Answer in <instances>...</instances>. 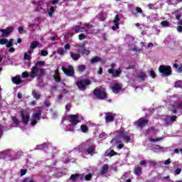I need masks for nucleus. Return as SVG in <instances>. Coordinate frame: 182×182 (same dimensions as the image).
Returning <instances> with one entry per match:
<instances>
[{"instance_id":"393cba45","label":"nucleus","mask_w":182,"mask_h":182,"mask_svg":"<svg viewBox=\"0 0 182 182\" xmlns=\"http://www.w3.org/2000/svg\"><path fill=\"white\" fill-rule=\"evenodd\" d=\"M80 130L82 133H87V132H89V127L85 124H82L80 126Z\"/></svg>"},{"instance_id":"412c9836","label":"nucleus","mask_w":182,"mask_h":182,"mask_svg":"<svg viewBox=\"0 0 182 182\" xmlns=\"http://www.w3.org/2000/svg\"><path fill=\"white\" fill-rule=\"evenodd\" d=\"M82 29L86 32H89V31H92V29H93V25L90 23H85L82 26Z\"/></svg>"},{"instance_id":"37998d69","label":"nucleus","mask_w":182,"mask_h":182,"mask_svg":"<svg viewBox=\"0 0 182 182\" xmlns=\"http://www.w3.org/2000/svg\"><path fill=\"white\" fill-rule=\"evenodd\" d=\"M90 54V50H87L86 48L83 49V51L82 52V55H86L87 56Z\"/></svg>"},{"instance_id":"e2e57ef3","label":"nucleus","mask_w":182,"mask_h":182,"mask_svg":"<svg viewBox=\"0 0 182 182\" xmlns=\"http://www.w3.org/2000/svg\"><path fill=\"white\" fill-rule=\"evenodd\" d=\"M181 173V168H177L175 170L174 174H180Z\"/></svg>"},{"instance_id":"49530a36","label":"nucleus","mask_w":182,"mask_h":182,"mask_svg":"<svg viewBox=\"0 0 182 182\" xmlns=\"http://www.w3.org/2000/svg\"><path fill=\"white\" fill-rule=\"evenodd\" d=\"M156 161H149V167H156Z\"/></svg>"},{"instance_id":"473e14b6","label":"nucleus","mask_w":182,"mask_h":182,"mask_svg":"<svg viewBox=\"0 0 182 182\" xmlns=\"http://www.w3.org/2000/svg\"><path fill=\"white\" fill-rule=\"evenodd\" d=\"M41 114H42V112L39 111L38 112H36L34 114V119H36L37 120H41Z\"/></svg>"},{"instance_id":"a18cd8bd","label":"nucleus","mask_w":182,"mask_h":182,"mask_svg":"<svg viewBox=\"0 0 182 182\" xmlns=\"http://www.w3.org/2000/svg\"><path fill=\"white\" fill-rule=\"evenodd\" d=\"M154 150H164V148L160 145H154Z\"/></svg>"},{"instance_id":"052dcab7","label":"nucleus","mask_w":182,"mask_h":182,"mask_svg":"<svg viewBox=\"0 0 182 182\" xmlns=\"http://www.w3.org/2000/svg\"><path fill=\"white\" fill-rule=\"evenodd\" d=\"M97 73H98V75H102V73H103V68L100 67V68H99V70L97 71Z\"/></svg>"},{"instance_id":"79ce46f5","label":"nucleus","mask_w":182,"mask_h":182,"mask_svg":"<svg viewBox=\"0 0 182 182\" xmlns=\"http://www.w3.org/2000/svg\"><path fill=\"white\" fill-rule=\"evenodd\" d=\"M21 76L23 79H26V77H29V73H28L27 71H25L22 73Z\"/></svg>"},{"instance_id":"4d7b16f0","label":"nucleus","mask_w":182,"mask_h":182,"mask_svg":"<svg viewBox=\"0 0 182 182\" xmlns=\"http://www.w3.org/2000/svg\"><path fill=\"white\" fill-rule=\"evenodd\" d=\"M37 124H38V121H36V119L31 120L30 123L31 126H36Z\"/></svg>"},{"instance_id":"de8ad7c7","label":"nucleus","mask_w":182,"mask_h":182,"mask_svg":"<svg viewBox=\"0 0 182 182\" xmlns=\"http://www.w3.org/2000/svg\"><path fill=\"white\" fill-rule=\"evenodd\" d=\"M48 50H42L41 52V56H48Z\"/></svg>"},{"instance_id":"5fc2aeb1","label":"nucleus","mask_w":182,"mask_h":182,"mask_svg":"<svg viewBox=\"0 0 182 182\" xmlns=\"http://www.w3.org/2000/svg\"><path fill=\"white\" fill-rule=\"evenodd\" d=\"M177 119V116L176 115H172L171 117H170V122H171L172 123L173 122H176V120Z\"/></svg>"},{"instance_id":"9b49d317","label":"nucleus","mask_w":182,"mask_h":182,"mask_svg":"<svg viewBox=\"0 0 182 182\" xmlns=\"http://www.w3.org/2000/svg\"><path fill=\"white\" fill-rule=\"evenodd\" d=\"M90 62L92 65L95 63H97V62H100V63H102V65H105V63H106V60L96 55L94 58L90 59Z\"/></svg>"},{"instance_id":"6e6d98bb","label":"nucleus","mask_w":182,"mask_h":182,"mask_svg":"<svg viewBox=\"0 0 182 182\" xmlns=\"http://www.w3.org/2000/svg\"><path fill=\"white\" fill-rule=\"evenodd\" d=\"M72 107V105L70 104H68L65 105V110L66 112H70V108Z\"/></svg>"},{"instance_id":"1a4fd4ad","label":"nucleus","mask_w":182,"mask_h":182,"mask_svg":"<svg viewBox=\"0 0 182 182\" xmlns=\"http://www.w3.org/2000/svg\"><path fill=\"white\" fill-rule=\"evenodd\" d=\"M20 116L21 117V121L23 124L26 125L29 123V119H30L29 114H24L23 110H21Z\"/></svg>"},{"instance_id":"a19ab883","label":"nucleus","mask_w":182,"mask_h":182,"mask_svg":"<svg viewBox=\"0 0 182 182\" xmlns=\"http://www.w3.org/2000/svg\"><path fill=\"white\" fill-rule=\"evenodd\" d=\"M92 173H88L87 175H86L85 176V180L86 181H90V180H92Z\"/></svg>"},{"instance_id":"a878e982","label":"nucleus","mask_w":182,"mask_h":182,"mask_svg":"<svg viewBox=\"0 0 182 182\" xmlns=\"http://www.w3.org/2000/svg\"><path fill=\"white\" fill-rule=\"evenodd\" d=\"M38 46H39V43L38 41H33L30 45L31 49H36Z\"/></svg>"},{"instance_id":"cd10ccee","label":"nucleus","mask_w":182,"mask_h":182,"mask_svg":"<svg viewBox=\"0 0 182 182\" xmlns=\"http://www.w3.org/2000/svg\"><path fill=\"white\" fill-rule=\"evenodd\" d=\"M146 73L144 72H141L140 75L136 76L137 79H141L142 80H146Z\"/></svg>"},{"instance_id":"7c9ffc66","label":"nucleus","mask_w":182,"mask_h":182,"mask_svg":"<svg viewBox=\"0 0 182 182\" xmlns=\"http://www.w3.org/2000/svg\"><path fill=\"white\" fill-rule=\"evenodd\" d=\"M14 46V39L10 38L6 43V48H12Z\"/></svg>"},{"instance_id":"9d476101","label":"nucleus","mask_w":182,"mask_h":182,"mask_svg":"<svg viewBox=\"0 0 182 182\" xmlns=\"http://www.w3.org/2000/svg\"><path fill=\"white\" fill-rule=\"evenodd\" d=\"M108 73L112 75V77H120V75H122V70H114L112 68L108 69Z\"/></svg>"},{"instance_id":"f704fd0d","label":"nucleus","mask_w":182,"mask_h":182,"mask_svg":"<svg viewBox=\"0 0 182 182\" xmlns=\"http://www.w3.org/2000/svg\"><path fill=\"white\" fill-rule=\"evenodd\" d=\"M43 65H45V61L40 60V61H37L34 66H36L38 68V66H43Z\"/></svg>"},{"instance_id":"58836bf2","label":"nucleus","mask_w":182,"mask_h":182,"mask_svg":"<svg viewBox=\"0 0 182 182\" xmlns=\"http://www.w3.org/2000/svg\"><path fill=\"white\" fill-rule=\"evenodd\" d=\"M54 12H55V7L51 6V7L50 8V11L48 12L49 16L52 17Z\"/></svg>"},{"instance_id":"680f3d73","label":"nucleus","mask_w":182,"mask_h":182,"mask_svg":"<svg viewBox=\"0 0 182 182\" xmlns=\"http://www.w3.org/2000/svg\"><path fill=\"white\" fill-rule=\"evenodd\" d=\"M123 147H124V144H121L117 146L118 150H122V149H123Z\"/></svg>"},{"instance_id":"b1692460","label":"nucleus","mask_w":182,"mask_h":182,"mask_svg":"<svg viewBox=\"0 0 182 182\" xmlns=\"http://www.w3.org/2000/svg\"><path fill=\"white\" fill-rule=\"evenodd\" d=\"M73 31H75V33H79L80 32H83V27H80V26H75L73 28Z\"/></svg>"},{"instance_id":"c756f323","label":"nucleus","mask_w":182,"mask_h":182,"mask_svg":"<svg viewBox=\"0 0 182 182\" xmlns=\"http://www.w3.org/2000/svg\"><path fill=\"white\" fill-rule=\"evenodd\" d=\"M119 21H120V18L119 17V14H117L113 21L114 23H115V26H117V25H119Z\"/></svg>"},{"instance_id":"2eb2a0df","label":"nucleus","mask_w":182,"mask_h":182,"mask_svg":"<svg viewBox=\"0 0 182 182\" xmlns=\"http://www.w3.org/2000/svg\"><path fill=\"white\" fill-rule=\"evenodd\" d=\"M107 173H109V166L107 164H104L101 168L100 174V176H105Z\"/></svg>"},{"instance_id":"0e129e2a","label":"nucleus","mask_w":182,"mask_h":182,"mask_svg":"<svg viewBox=\"0 0 182 182\" xmlns=\"http://www.w3.org/2000/svg\"><path fill=\"white\" fill-rule=\"evenodd\" d=\"M18 33L21 34L23 33V27L22 26L18 27Z\"/></svg>"},{"instance_id":"774afa93","label":"nucleus","mask_w":182,"mask_h":182,"mask_svg":"<svg viewBox=\"0 0 182 182\" xmlns=\"http://www.w3.org/2000/svg\"><path fill=\"white\" fill-rule=\"evenodd\" d=\"M177 31H178V32L181 33L182 32V26H178L177 27Z\"/></svg>"},{"instance_id":"8fccbe9b","label":"nucleus","mask_w":182,"mask_h":182,"mask_svg":"<svg viewBox=\"0 0 182 182\" xmlns=\"http://www.w3.org/2000/svg\"><path fill=\"white\" fill-rule=\"evenodd\" d=\"M44 105L46 107H49V106H50V101H49V100H46L44 101Z\"/></svg>"},{"instance_id":"4be33fe9","label":"nucleus","mask_w":182,"mask_h":182,"mask_svg":"<svg viewBox=\"0 0 182 182\" xmlns=\"http://www.w3.org/2000/svg\"><path fill=\"white\" fill-rule=\"evenodd\" d=\"M173 68H175V69H176V72L178 73H182V64L178 65L177 63H174L173 65Z\"/></svg>"},{"instance_id":"72a5a7b5","label":"nucleus","mask_w":182,"mask_h":182,"mask_svg":"<svg viewBox=\"0 0 182 182\" xmlns=\"http://www.w3.org/2000/svg\"><path fill=\"white\" fill-rule=\"evenodd\" d=\"M57 53L61 55H65V49H63V48H58Z\"/></svg>"},{"instance_id":"6e6552de","label":"nucleus","mask_w":182,"mask_h":182,"mask_svg":"<svg viewBox=\"0 0 182 182\" xmlns=\"http://www.w3.org/2000/svg\"><path fill=\"white\" fill-rule=\"evenodd\" d=\"M0 32H1V38H6V36H9L12 32H14V27L9 26L6 28L0 29Z\"/></svg>"},{"instance_id":"e433bc0d","label":"nucleus","mask_w":182,"mask_h":182,"mask_svg":"<svg viewBox=\"0 0 182 182\" xmlns=\"http://www.w3.org/2000/svg\"><path fill=\"white\" fill-rule=\"evenodd\" d=\"M78 69L80 72H85L86 70V65H80L78 66Z\"/></svg>"},{"instance_id":"423d86ee","label":"nucleus","mask_w":182,"mask_h":182,"mask_svg":"<svg viewBox=\"0 0 182 182\" xmlns=\"http://www.w3.org/2000/svg\"><path fill=\"white\" fill-rule=\"evenodd\" d=\"M61 69L67 76H75V69L73 66L68 65V68L63 66Z\"/></svg>"},{"instance_id":"39448f33","label":"nucleus","mask_w":182,"mask_h":182,"mask_svg":"<svg viewBox=\"0 0 182 182\" xmlns=\"http://www.w3.org/2000/svg\"><path fill=\"white\" fill-rule=\"evenodd\" d=\"M118 137L119 139H122L125 143H129L132 140L130 136L127 135V132L123 129H119Z\"/></svg>"},{"instance_id":"0eeeda50","label":"nucleus","mask_w":182,"mask_h":182,"mask_svg":"<svg viewBox=\"0 0 182 182\" xmlns=\"http://www.w3.org/2000/svg\"><path fill=\"white\" fill-rule=\"evenodd\" d=\"M68 122H70V123H71L74 126H76L77 123H80V119H79V114H70L68 117Z\"/></svg>"},{"instance_id":"5701e85b","label":"nucleus","mask_w":182,"mask_h":182,"mask_svg":"<svg viewBox=\"0 0 182 182\" xmlns=\"http://www.w3.org/2000/svg\"><path fill=\"white\" fill-rule=\"evenodd\" d=\"M31 93H32L33 97L36 100H39V99H41V94L38 93V92H36L35 90H33L31 91Z\"/></svg>"},{"instance_id":"bb28decb","label":"nucleus","mask_w":182,"mask_h":182,"mask_svg":"<svg viewBox=\"0 0 182 182\" xmlns=\"http://www.w3.org/2000/svg\"><path fill=\"white\" fill-rule=\"evenodd\" d=\"M77 173H75V174H72L70 176V180H71L72 182H76L77 181Z\"/></svg>"},{"instance_id":"09e8293b","label":"nucleus","mask_w":182,"mask_h":182,"mask_svg":"<svg viewBox=\"0 0 182 182\" xmlns=\"http://www.w3.org/2000/svg\"><path fill=\"white\" fill-rule=\"evenodd\" d=\"M23 59L24 60H31V55H29L28 53H25Z\"/></svg>"},{"instance_id":"f3484780","label":"nucleus","mask_w":182,"mask_h":182,"mask_svg":"<svg viewBox=\"0 0 182 182\" xmlns=\"http://www.w3.org/2000/svg\"><path fill=\"white\" fill-rule=\"evenodd\" d=\"M112 90L113 93H119L122 90V86H120V84L116 83L112 87Z\"/></svg>"},{"instance_id":"3c124183","label":"nucleus","mask_w":182,"mask_h":182,"mask_svg":"<svg viewBox=\"0 0 182 182\" xmlns=\"http://www.w3.org/2000/svg\"><path fill=\"white\" fill-rule=\"evenodd\" d=\"M150 75L153 79H156V77L157 76L156 75V73L154 72V70H151L150 71Z\"/></svg>"},{"instance_id":"ddd939ff","label":"nucleus","mask_w":182,"mask_h":182,"mask_svg":"<svg viewBox=\"0 0 182 182\" xmlns=\"http://www.w3.org/2000/svg\"><path fill=\"white\" fill-rule=\"evenodd\" d=\"M96 151V146L95 145H91L86 149V153L90 156H93Z\"/></svg>"},{"instance_id":"dca6fc26","label":"nucleus","mask_w":182,"mask_h":182,"mask_svg":"<svg viewBox=\"0 0 182 182\" xmlns=\"http://www.w3.org/2000/svg\"><path fill=\"white\" fill-rule=\"evenodd\" d=\"M11 82H13L14 85H21V83H22L23 81L22 79H21L20 75H16L11 78Z\"/></svg>"},{"instance_id":"f8f14e48","label":"nucleus","mask_w":182,"mask_h":182,"mask_svg":"<svg viewBox=\"0 0 182 182\" xmlns=\"http://www.w3.org/2000/svg\"><path fill=\"white\" fill-rule=\"evenodd\" d=\"M147 123H149V120L140 118L134 122V124L136 127H143V126H146Z\"/></svg>"},{"instance_id":"ea45409f","label":"nucleus","mask_w":182,"mask_h":182,"mask_svg":"<svg viewBox=\"0 0 182 182\" xmlns=\"http://www.w3.org/2000/svg\"><path fill=\"white\" fill-rule=\"evenodd\" d=\"M109 157H113V156H117V152L114 151V150H111L108 154Z\"/></svg>"},{"instance_id":"69168bd1","label":"nucleus","mask_w":182,"mask_h":182,"mask_svg":"<svg viewBox=\"0 0 182 182\" xmlns=\"http://www.w3.org/2000/svg\"><path fill=\"white\" fill-rule=\"evenodd\" d=\"M176 107L177 109H182V101L177 104Z\"/></svg>"},{"instance_id":"4c0bfd02","label":"nucleus","mask_w":182,"mask_h":182,"mask_svg":"<svg viewBox=\"0 0 182 182\" xmlns=\"http://www.w3.org/2000/svg\"><path fill=\"white\" fill-rule=\"evenodd\" d=\"M7 43H8V39L6 38L0 39V45H6Z\"/></svg>"},{"instance_id":"f257e3e1","label":"nucleus","mask_w":182,"mask_h":182,"mask_svg":"<svg viewBox=\"0 0 182 182\" xmlns=\"http://www.w3.org/2000/svg\"><path fill=\"white\" fill-rule=\"evenodd\" d=\"M46 70L43 68H41L36 66H33L31 68V71L29 74L30 77L31 79H35V77H42L43 75H45Z\"/></svg>"},{"instance_id":"f03ea898","label":"nucleus","mask_w":182,"mask_h":182,"mask_svg":"<svg viewBox=\"0 0 182 182\" xmlns=\"http://www.w3.org/2000/svg\"><path fill=\"white\" fill-rule=\"evenodd\" d=\"M159 72L161 74V76H170L173 73L171 66L164 65H161L159 66Z\"/></svg>"},{"instance_id":"a211bd4d","label":"nucleus","mask_w":182,"mask_h":182,"mask_svg":"<svg viewBox=\"0 0 182 182\" xmlns=\"http://www.w3.org/2000/svg\"><path fill=\"white\" fill-rule=\"evenodd\" d=\"M70 56L73 60H79L80 59V53H76L73 52H70Z\"/></svg>"},{"instance_id":"bf43d9fd","label":"nucleus","mask_w":182,"mask_h":182,"mask_svg":"<svg viewBox=\"0 0 182 182\" xmlns=\"http://www.w3.org/2000/svg\"><path fill=\"white\" fill-rule=\"evenodd\" d=\"M64 48H65V50H69V49H70V44H69V43L65 44Z\"/></svg>"},{"instance_id":"c85d7f7f","label":"nucleus","mask_w":182,"mask_h":182,"mask_svg":"<svg viewBox=\"0 0 182 182\" xmlns=\"http://www.w3.org/2000/svg\"><path fill=\"white\" fill-rule=\"evenodd\" d=\"M161 25L164 28H168V26H170V22H168V21H164L161 22Z\"/></svg>"},{"instance_id":"7ed1b4c3","label":"nucleus","mask_w":182,"mask_h":182,"mask_svg":"<svg viewBox=\"0 0 182 182\" xmlns=\"http://www.w3.org/2000/svg\"><path fill=\"white\" fill-rule=\"evenodd\" d=\"M89 85H92V80L89 79H81L78 80L77 81V86L78 87V89L80 90H86L87 86H89Z\"/></svg>"},{"instance_id":"2f4dec72","label":"nucleus","mask_w":182,"mask_h":182,"mask_svg":"<svg viewBox=\"0 0 182 182\" xmlns=\"http://www.w3.org/2000/svg\"><path fill=\"white\" fill-rule=\"evenodd\" d=\"M12 122L14 124H15L16 127H18V126H19V123H21L18 120V118H16V117H12Z\"/></svg>"},{"instance_id":"c9c22d12","label":"nucleus","mask_w":182,"mask_h":182,"mask_svg":"<svg viewBox=\"0 0 182 182\" xmlns=\"http://www.w3.org/2000/svg\"><path fill=\"white\" fill-rule=\"evenodd\" d=\"M149 140L150 141H153L154 143H156L157 141H161V140H163V138L161 137L156 138V139L150 138Z\"/></svg>"},{"instance_id":"c03bdc74","label":"nucleus","mask_w":182,"mask_h":182,"mask_svg":"<svg viewBox=\"0 0 182 182\" xmlns=\"http://www.w3.org/2000/svg\"><path fill=\"white\" fill-rule=\"evenodd\" d=\"M78 39L80 41H83V39H86V36L84 34V33H80L79 36H78Z\"/></svg>"},{"instance_id":"20e7f679","label":"nucleus","mask_w":182,"mask_h":182,"mask_svg":"<svg viewBox=\"0 0 182 182\" xmlns=\"http://www.w3.org/2000/svg\"><path fill=\"white\" fill-rule=\"evenodd\" d=\"M93 95H95L99 100H105V99H107V92L102 90L95 89L93 90Z\"/></svg>"},{"instance_id":"13d9d810","label":"nucleus","mask_w":182,"mask_h":182,"mask_svg":"<svg viewBox=\"0 0 182 182\" xmlns=\"http://www.w3.org/2000/svg\"><path fill=\"white\" fill-rule=\"evenodd\" d=\"M136 11L138 14H143V10L140 7H136Z\"/></svg>"},{"instance_id":"4468645a","label":"nucleus","mask_w":182,"mask_h":182,"mask_svg":"<svg viewBox=\"0 0 182 182\" xmlns=\"http://www.w3.org/2000/svg\"><path fill=\"white\" fill-rule=\"evenodd\" d=\"M105 122L107 123L114 122V115L112 113H107L105 116Z\"/></svg>"},{"instance_id":"6ab92c4d","label":"nucleus","mask_w":182,"mask_h":182,"mask_svg":"<svg viewBox=\"0 0 182 182\" xmlns=\"http://www.w3.org/2000/svg\"><path fill=\"white\" fill-rule=\"evenodd\" d=\"M53 79L55 82H60V73H59V69L55 70V75H53Z\"/></svg>"},{"instance_id":"864d4df0","label":"nucleus","mask_w":182,"mask_h":182,"mask_svg":"<svg viewBox=\"0 0 182 182\" xmlns=\"http://www.w3.org/2000/svg\"><path fill=\"white\" fill-rule=\"evenodd\" d=\"M28 172L27 169H21L20 171V175L22 176H25V174H26V173Z\"/></svg>"},{"instance_id":"338daca9","label":"nucleus","mask_w":182,"mask_h":182,"mask_svg":"<svg viewBox=\"0 0 182 182\" xmlns=\"http://www.w3.org/2000/svg\"><path fill=\"white\" fill-rule=\"evenodd\" d=\"M58 117V112H53L52 114V119H56Z\"/></svg>"},{"instance_id":"603ef678","label":"nucleus","mask_w":182,"mask_h":182,"mask_svg":"<svg viewBox=\"0 0 182 182\" xmlns=\"http://www.w3.org/2000/svg\"><path fill=\"white\" fill-rule=\"evenodd\" d=\"M77 178H80L81 181H83V180H85V175L77 173Z\"/></svg>"},{"instance_id":"aec40b11","label":"nucleus","mask_w":182,"mask_h":182,"mask_svg":"<svg viewBox=\"0 0 182 182\" xmlns=\"http://www.w3.org/2000/svg\"><path fill=\"white\" fill-rule=\"evenodd\" d=\"M134 173L136 176H141L143 174V169L140 166H135Z\"/></svg>"}]
</instances>
